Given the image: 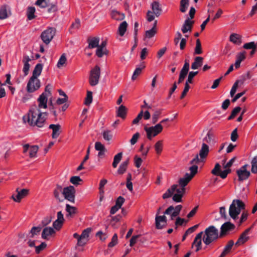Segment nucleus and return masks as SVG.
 I'll list each match as a JSON object with an SVG mask.
<instances>
[{
    "label": "nucleus",
    "mask_w": 257,
    "mask_h": 257,
    "mask_svg": "<svg viewBox=\"0 0 257 257\" xmlns=\"http://www.w3.org/2000/svg\"><path fill=\"white\" fill-rule=\"evenodd\" d=\"M40 108L34 106L30 108L27 115L23 116L24 122L27 121L31 126H37L42 127L46 123L48 115L47 112H42Z\"/></svg>",
    "instance_id": "f257e3e1"
},
{
    "label": "nucleus",
    "mask_w": 257,
    "mask_h": 257,
    "mask_svg": "<svg viewBox=\"0 0 257 257\" xmlns=\"http://www.w3.org/2000/svg\"><path fill=\"white\" fill-rule=\"evenodd\" d=\"M43 65L41 63L37 64L33 71L32 76L30 78L27 85V91L33 93L37 90L41 86V82L38 78L42 72Z\"/></svg>",
    "instance_id": "f03ea898"
},
{
    "label": "nucleus",
    "mask_w": 257,
    "mask_h": 257,
    "mask_svg": "<svg viewBox=\"0 0 257 257\" xmlns=\"http://www.w3.org/2000/svg\"><path fill=\"white\" fill-rule=\"evenodd\" d=\"M203 232L202 241L206 245H210L220 237L218 230L213 225L208 226Z\"/></svg>",
    "instance_id": "7ed1b4c3"
},
{
    "label": "nucleus",
    "mask_w": 257,
    "mask_h": 257,
    "mask_svg": "<svg viewBox=\"0 0 257 257\" xmlns=\"http://www.w3.org/2000/svg\"><path fill=\"white\" fill-rule=\"evenodd\" d=\"M245 208L244 203L240 200L234 199L230 205L229 214L233 219H236L241 210Z\"/></svg>",
    "instance_id": "20e7f679"
},
{
    "label": "nucleus",
    "mask_w": 257,
    "mask_h": 257,
    "mask_svg": "<svg viewBox=\"0 0 257 257\" xmlns=\"http://www.w3.org/2000/svg\"><path fill=\"white\" fill-rule=\"evenodd\" d=\"M52 86L50 84L46 85L45 88V91L42 93L38 98L39 108H47L48 107L47 102L48 97L51 95V89Z\"/></svg>",
    "instance_id": "39448f33"
},
{
    "label": "nucleus",
    "mask_w": 257,
    "mask_h": 257,
    "mask_svg": "<svg viewBox=\"0 0 257 257\" xmlns=\"http://www.w3.org/2000/svg\"><path fill=\"white\" fill-rule=\"evenodd\" d=\"M209 152V148L208 145L205 143H202L199 154L196 155L195 157L190 161V164H198L199 162H203L207 157Z\"/></svg>",
    "instance_id": "423d86ee"
},
{
    "label": "nucleus",
    "mask_w": 257,
    "mask_h": 257,
    "mask_svg": "<svg viewBox=\"0 0 257 257\" xmlns=\"http://www.w3.org/2000/svg\"><path fill=\"white\" fill-rule=\"evenodd\" d=\"M163 129V127L160 123H158L155 126L144 127V130L147 133V137L149 140H152L153 137L161 133Z\"/></svg>",
    "instance_id": "0eeeda50"
},
{
    "label": "nucleus",
    "mask_w": 257,
    "mask_h": 257,
    "mask_svg": "<svg viewBox=\"0 0 257 257\" xmlns=\"http://www.w3.org/2000/svg\"><path fill=\"white\" fill-rule=\"evenodd\" d=\"M100 76V69L96 65L90 71L89 82L91 86H94L98 83Z\"/></svg>",
    "instance_id": "6e6552de"
},
{
    "label": "nucleus",
    "mask_w": 257,
    "mask_h": 257,
    "mask_svg": "<svg viewBox=\"0 0 257 257\" xmlns=\"http://www.w3.org/2000/svg\"><path fill=\"white\" fill-rule=\"evenodd\" d=\"M56 33V29L54 28H49L47 30L43 31L41 35V38L46 44H48L53 39Z\"/></svg>",
    "instance_id": "1a4fd4ad"
},
{
    "label": "nucleus",
    "mask_w": 257,
    "mask_h": 257,
    "mask_svg": "<svg viewBox=\"0 0 257 257\" xmlns=\"http://www.w3.org/2000/svg\"><path fill=\"white\" fill-rule=\"evenodd\" d=\"M75 189L73 186H69L63 188L62 195L64 199L74 203L75 197Z\"/></svg>",
    "instance_id": "9d476101"
},
{
    "label": "nucleus",
    "mask_w": 257,
    "mask_h": 257,
    "mask_svg": "<svg viewBox=\"0 0 257 257\" xmlns=\"http://www.w3.org/2000/svg\"><path fill=\"white\" fill-rule=\"evenodd\" d=\"M247 164H245L242 166L239 169L236 171V173L238 177V181H243L248 179L250 173V172L247 171Z\"/></svg>",
    "instance_id": "9b49d317"
},
{
    "label": "nucleus",
    "mask_w": 257,
    "mask_h": 257,
    "mask_svg": "<svg viewBox=\"0 0 257 257\" xmlns=\"http://www.w3.org/2000/svg\"><path fill=\"white\" fill-rule=\"evenodd\" d=\"M235 226L229 221L224 223L220 227L219 236L220 237L226 235L229 231L234 229Z\"/></svg>",
    "instance_id": "f8f14e48"
},
{
    "label": "nucleus",
    "mask_w": 257,
    "mask_h": 257,
    "mask_svg": "<svg viewBox=\"0 0 257 257\" xmlns=\"http://www.w3.org/2000/svg\"><path fill=\"white\" fill-rule=\"evenodd\" d=\"M186 192V188H182L180 186L176 187L175 191L176 192L174 193L172 199L173 200L177 203L181 202L182 201V197Z\"/></svg>",
    "instance_id": "ddd939ff"
},
{
    "label": "nucleus",
    "mask_w": 257,
    "mask_h": 257,
    "mask_svg": "<svg viewBox=\"0 0 257 257\" xmlns=\"http://www.w3.org/2000/svg\"><path fill=\"white\" fill-rule=\"evenodd\" d=\"M167 217L164 215L162 216L156 214L155 217V225L158 229H161L165 227L167 224Z\"/></svg>",
    "instance_id": "4468645a"
},
{
    "label": "nucleus",
    "mask_w": 257,
    "mask_h": 257,
    "mask_svg": "<svg viewBox=\"0 0 257 257\" xmlns=\"http://www.w3.org/2000/svg\"><path fill=\"white\" fill-rule=\"evenodd\" d=\"M91 231V228H87L82 231L80 235V239H80V240H79V242H77V243L78 246H83L86 243L88 240V237Z\"/></svg>",
    "instance_id": "2eb2a0df"
},
{
    "label": "nucleus",
    "mask_w": 257,
    "mask_h": 257,
    "mask_svg": "<svg viewBox=\"0 0 257 257\" xmlns=\"http://www.w3.org/2000/svg\"><path fill=\"white\" fill-rule=\"evenodd\" d=\"M203 234V232L201 231L199 233H198L195 236L194 240L192 243V247H193V245H195L196 246V252L200 250L202 248V236Z\"/></svg>",
    "instance_id": "dca6fc26"
},
{
    "label": "nucleus",
    "mask_w": 257,
    "mask_h": 257,
    "mask_svg": "<svg viewBox=\"0 0 257 257\" xmlns=\"http://www.w3.org/2000/svg\"><path fill=\"white\" fill-rule=\"evenodd\" d=\"M202 142V143H205L207 145H214L217 141L213 132L209 130L206 136L203 139Z\"/></svg>",
    "instance_id": "f3484780"
},
{
    "label": "nucleus",
    "mask_w": 257,
    "mask_h": 257,
    "mask_svg": "<svg viewBox=\"0 0 257 257\" xmlns=\"http://www.w3.org/2000/svg\"><path fill=\"white\" fill-rule=\"evenodd\" d=\"M17 194H14L12 196L14 200L17 202H20L21 199L26 196L29 192V190L26 189H23L19 191L18 189H17Z\"/></svg>",
    "instance_id": "a211bd4d"
},
{
    "label": "nucleus",
    "mask_w": 257,
    "mask_h": 257,
    "mask_svg": "<svg viewBox=\"0 0 257 257\" xmlns=\"http://www.w3.org/2000/svg\"><path fill=\"white\" fill-rule=\"evenodd\" d=\"M194 23V22L191 21L189 18L186 19L181 28V31L183 33L186 34L188 32L190 33L192 31Z\"/></svg>",
    "instance_id": "6ab92c4d"
},
{
    "label": "nucleus",
    "mask_w": 257,
    "mask_h": 257,
    "mask_svg": "<svg viewBox=\"0 0 257 257\" xmlns=\"http://www.w3.org/2000/svg\"><path fill=\"white\" fill-rule=\"evenodd\" d=\"M32 59L26 55H24L23 57V60L22 62L24 64V67L23 68V71L24 73L25 76H26L28 75L30 68V65L29 64V62L31 61Z\"/></svg>",
    "instance_id": "aec40b11"
},
{
    "label": "nucleus",
    "mask_w": 257,
    "mask_h": 257,
    "mask_svg": "<svg viewBox=\"0 0 257 257\" xmlns=\"http://www.w3.org/2000/svg\"><path fill=\"white\" fill-rule=\"evenodd\" d=\"M56 233L55 229L51 227H45L42 232V238L48 240L49 237L53 236Z\"/></svg>",
    "instance_id": "412c9836"
},
{
    "label": "nucleus",
    "mask_w": 257,
    "mask_h": 257,
    "mask_svg": "<svg viewBox=\"0 0 257 257\" xmlns=\"http://www.w3.org/2000/svg\"><path fill=\"white\" fill-rule=\"evenodd\" d=\"M251 228L246 229L239 236L237 241L235 242V244L236 246H238L240 244H242L245 243L249 238L247 236L249 232L250 231Z\"/></svg>",
    "instance_id": "4be33fe9"
},
{
    "label": "nucleus",
    "mask_w": 257,
    "mask_h": 257,
    "mask_svg": "<svg viewBox=\"0 0 257 257\" xmlns=\"http://www.w3.org/2000/svg\"><path fill=\"white\" fill-rule=\"evenodd\" d=\"M63 190V189L61 185L57 184L53 191V195L54 197L60 202H63L64 200V199L61 196V194H62Z\"/></svg>",
    "instance_id": "5701e85b"
},
{
    "label": "nucleus",
    "mask_w": 257,
    "mask_h": 257,
    "mask_svg": "<svg viewBox=\"0 0 257 257\" xmlns=\"http://www.w3.org/2000/svg\"><path fill=\"white\" fill-rule=\"evenodd\" d=\"M61 126L59 124H51L49 125V128L52 130V137L53 139L57 138L61 133L60 129Z\"/></svg>",
    "instance_id": "b1692460"
},
{
    "label": "nucleus",
    "mask_w": 257,
    "mask_h": 257,
    "mask_svg": "<svg viewBox=\"0 0 257 257\" xmlns=\"http://www.w3.org/2000/svg\"><path fill=\"white\" fill-rule=\"evenodd\" d=\"M192 178L189 176V173H186L184 177L180 178L178 181V187L180 186L183 188H186L185 187L187 185L188 183L191 181Z\"/></svg>",
    "instance_id": "393cba45"
},
{
    "label": "nucleus",
    "mask_w": 257,
    "mask_h": 257,
    "mask_svg": "<svg viewBox=\"0 0 257 257\" xmlns=\"http://www.w3.org/2000/svg\"><path fill=\"white\" fill-rule=\"evenodd\" d=\"M99 38L98 37H89L87 39L88 43V48L89 49H93L98 46L99 43Z\"/></svg>",
    "instance_id": "a878e982"
},
{
    "label": "nucleus",
    "mask_w": 257,
    "mask_h": 257,
    "mask_svg": "<svg viewBox=\"0 0 257 257\" xmlns=\"http://www.w3.org/2000/svg\"><path fill=\"white\" fill-rule=\"evenodd\" d=\"M182 206L181 205H178L175 207L173 206H170L164 212V214L169 215L173 211L175 212L178 215L182 209Z\"/></svg>",
    "instance_id": "bb28decb"
},
{
    "label": "nucleus",
    "mask_w": 257,
    "mask_h": 257,
    "mask_svg": "<svg viewBox=\"0 0 257 257\" xmlns=\"http://www.w3.org/2000/svg\"><path fill=\"white\" fill-rule=\"evenodd\" d=\"M234 244V241L232 240H230L228 242L227 244L225 246L223 251L219 257H225L226 255L228 254L231 251Z\"/></svg>",
    "instance_id": "cd10ccee"
},
{
    "label": "nucleus",
    "mask_w": 257,
    "mask_h": 257,
    "mask_svg": "<svg viewBox=\"0 0 257 257\" xmlns=\"http://www.w3.org/2000/svg\"><path fill=\"white\" fill-rule=\"evenodd\" d=\"M151 6L154 14L157 17H159L162 13V10L160 6L159 2L156 1L154 2L153 3H152Z\"/></svg>",
    "instance_id": "c85d7f7f"
},
{
    "label": "nucleus",
    "mask_w": 257,
    "mask_h": 257,
    "mask_svg": "<svg viewBox=\"0 0 257 257\" xmlns=\"http://www.w3.org/2000/svg\"><path fill=\"white\" fill-rule=\"evenodd\" d=\"M110 15L111 18L116 21H122L125 18L124 14L120 13L116 10H112Z\"/></svg>",
    "instance_id": "c756f323"
},
{
    "label": "nucleus",
    "mask_w": 257,
    "mask_h": 257,
    "mask_svg": "<svg viewBox=\"0 0 257 257\" xmlns=\"http://www.w3.org/2000/svg\"><path fill=\"white\" fill-rule=\"evenodd\" d=\"M178 185L177 184L173 185L171 188L167 189L166 192L163 194L162 196V198L164 199H166L169 198L171 197H173L174 195V193L176 189V187H178Z\"/></svg>",
    "instance_id": "7c9ffc66"
},
{
    "label": "nucleus",
    "mask_w": 257,
    "mask_h": 257,
    "mask_svg": "<svg viewBox=\"0 0 257 257\" xmlns=\"http://www.w3.org/2000/svg\"><path fill=\"white\" fill-rule=\"evenodd\" d=\"M245 51L238 53L236 55V60L235 62L234 65L236 69L238 68L240 66L241 62L243 61L245 58Z\"/></svg>",
    "instance_id": "2f4dec72"
},
{
    "label": "nucleus",
    "mask_w": 257,
    "mask_h": 257,
    "mask_svg": "<svg viewBox=\"0 0 257 257\" xmlns=\"http://www.w3.org/2000/svg\"><path fill=\"white\" fill-rule=\"evenodd\" d=\"M203 58L201 57H196L194 61L191 64V69L195 70L200 67L203 64Z\"/></svg>",
    "instance_id": "473e14b6"
},
{
    "label": "nucleus",
    "mask_w": 257,
    "mask_h": 257,
    "mask_svg": "<svg viewBox=\"0 0 257 257\" xmlns=\"http://www.w3.org/2000/svg\"><path fill=\"white\" fill-rule=\"evenodd\" d=\"M128 24L126 21H123L121 22L118 27V34L121 36L122 37L124 36L127 28Z\"/></svg>",
    "instance_id": "72a5a7b5"
},
{
    "label": "nucleus",
    "mask_w": 257,
    "mask_h": 257,
    "mask_svg": "<svg viewBox=\"0 0 257 257\" xmlns=\"http://www.w3.org/2000/svg\"><path fill=\"white\" fill-rule=\"evenodd\" d=\"M145 68V65L144 64V62H142L139 67H137L135 70L134 72L133 76L132 77V79L133 80H135L137 79V78L141 74L142 71L143 69Z\"/></svg>",
    "instance_id": "f704fd0d"
},
{
    "label": "nucleus",
    "mask_w": 257,
    "mask_h": 257,
    "mask_svg": "<svg viewBox=\"0 0 257 257\" xmlns=\"http://www.w3.org/2000/svg\"><path fill=\"white\" fill-rule=\"evenodd\" d=\"M126 112H127L126 107L123 105H121L118 108V109L116 111L117 116L121 117L122 119H124L126 116Z\"/></svg>",
    "instance_id": "c9c22d12"
},
{
    "label": "nucleus",
    "mask_w": 257,
    "mask_h": 257,
    "mask_svg": "<svg viewBox=\"0 0 257 257\" xmlns=\"http://www.w3.org/2000/svg\"><path fill=\"white\" fill-rule=\"evenodd\" d=\"M130 159L127 158L126 160L123 161L119 166L117 172L119 174H123L126 171L128 164L129 163Z\"/></svg>",
    "instance_id": "e433bc0d"
},
{
    "label": "nucleus",
    "mask_w": 257,
    "mask_h": 257,
    "mask_svg": "<svg viewBox=\"0 0 257 257\" xmlns=\"http://www.w3.org/2000/svg\"><path fill=\"white\" fill-rule=\"evenodd\" d=\"M229 40L234 44L240 45L241 43V37L237 34L233 33L230 35Z\"/></svg>",
    "instance_id": "4c0bfd02"
},
{
    "label": "nucleus",
    "mask_w": 257,
    "mask_h": 257,
    "mask_svg": "<svg viewBox=\"0 0 257 257\" xmlns=\"http://www.w3.org/2000/svg\"><path fill=\"white\" fill-rule=\"evenodd\" d=\"M42 229L41 226H34L33 227L31 230L30 231L29 236L31 238H33L35 235H37L41 231Z\"/></svg>",
    "instance_id": "58836bf2"
},
{
    "label": "nucleus",
    "mask_w": 257,
    "mask_h": 257,
    "mask_svg": "<svg viewBox=\"0 0 257 257\" xmlns=\"http://www.w3.org/2000/svg\"><path fill=\"white\" fill-rule=\"evenodd\" d=\"M66 210L68 212L67 215L68 217L71 216L76 213V208L68 204L66 205Z\"/></svg>",
    "instance_id": "ea45409f"
},
{
    "label": "nucleus",
    "mask_w": 257,
    "mask_h": 257,
    "mask_svg": "<svg viewBox=\"0 0 257 257\" xmlns=\"http://www.w3.org/2000/svg\"><path fill=\"white\" fill-rule=\"evenodd\" d=\"M202 53V46L200 40L197 39L196 42V46L194 49V55H200Z\"/></svg>",
    "instance_id": "a19ab883"
},
{
    "label": "nucleus",
    "mask_w": 257,
    "mask_h": 257,
    "mask_svg": "<svg viewBox=\"0 0 257 257\" xmlns=\"http://www.w3.org/2000/svg\"><path fill=\"white\" fill-rule=\"evenodd\" d=\"M122 157V153L120 152L117 154L114 157L113 159V162L112 163V166L113 168H116L118 164L121 161Z\"/></svg>",
    "instance_id": "79ce46f5"
},
{
    "label": "nucleus",
    "mask_w": 257,
    "mask_h": 257,
    "mask_svg": "<svg viewBox=\"0 0 257 257\" xmlns=\"http://www.w3.org/2000/svg\"><path fill=\"white\" fill-rule=\"evenodd\" d=\"M189 6V0H181L180 11L182 13L186 12Z\"/></svg>",
    "instance_id": "37998d69"
},
{
    "label": "nucleus",
    "mask_w": 257,
    "mask_h": 257,
    "mask_svg": "<svg viewBox=\"0 0 257 257\" xmlns=\"http://www.w3.org/2000/svg\"><path fill=\"white\" fill-rule=\"evenodd\" d=\"M35 8L33 7H30L27 10V17L29 20H31L35 18Z\"/></svg>",
    "instance_id": "c03bdc74"
},
{
    "label": "nucleus",
    "mask_w": 257,
    "mask_h": 257,
    "mask_svg": "<svg viewBox=\"0 0 257 257\" xmlns=\"http://www.w3.org/2000/svg\"><path fill=\"white\" fill-rule=\"evenodd\" d=\"M96 55L99 58L102 57L104 55H107V50L106 49H103L99 47H96Z\"/></svg>",
    "instance_id": "a18cd8bd"
},
{
    "label": "nucleus",
    "mask_w": 257,
    "mask_h": 257,
    "mask_svg": "<svg viewBox=\"0 0 257 257\" xmlns=\"http://www.w3.org/2000/svg\"><path fill=\"white\" fill-rule=\"evenodd\" d=\"M162 113V109L156 110L152 115V123L155 124L158 120V119Z\"/></svg>",
    "instance_id": "49530a36"
},
{
    "label": "nucleus",
    "mask_w": 257,
    "mask_h": 257,
    "mask_svg": "<svg viewBox=\"0 0 257 257\" xmlns=\"http://www.w3.org/2000/svg\"><path fill=\"white\" fill-rule=\"evenodd\" d=\"M8 12L6 6H3L0 9V19L4 20L7 18Z\"/></svg>",
    "instance_id": "de8ad7c7"
},
{
    "label": "nucleus",
    "mask_w": 257,
    "mask_h": 257,
    "mask_svg": "<svg viewBox=\"0 0 257 257\" xmlns=\"http://www.w3.org/2000/svg\"><path fill=\"white\" fill-rule=\"evenodd\" d=\"M102 136L105 141H109L112 138V134L110 130H106L103 132Z\"/></svg>",
    "instance_id": "09e8293b"
},
{
    "label": "nucleus",
    "mask_w": 257,
    "mask_h": 257,
    "mask_svg": "<svg viewBox=\"0 0 257 257\" xmlns=\"http://www.w3.org/2000/svg\"><path fill=\"white\" fill-rule=\"evenodd\" d=\"M198 73V71H190L188 76V78L186 82L188 84H192L193 83V78Z\"/></svg>",
    "instance_id": "8fccbe9b"
},
{
    "label": "nucleus",
    "mask_w": 257,
    "mask_h": 257,
    "mask_svg": "<svg viewBox=\"0 0 257 257\" xmlns=\"http://www.w3.org/2000/svg\"><path fill=\"white\" fill-rule=\"evenodd\" d=\"M196 164H192L193 165L191 167H190L189 169V170L191 172V174H189V176L192 179L195 176V175L197 173L198 166Z\"/></svg>",
    "instance_id": "3c124183"
},
{
    "label": "nucleus",
    "mask_w": 257,
    "mask_h": 257,
    "mask_svg": "<svg viewBox=\"0 0 257 257\" xmlns=\"http://www.w3.org/2000/svg\"><path fill=\"white\" fill-rule=\"evenodd\" d=\"M92 101V92L90 91H88L87 92V95L85 99V104L86 105H89Z\"/></svg>",
    "instance_id": "603ef678"
},
{
    "label": "nucleus",
    "mask_w": 257,
    "mask_h": 257,
    "mask_svg": "<svg viewBox=\"0 0 257 257\" xmlns=\"http://www.w3.org/2000/svg\"><path fill=\"white\" fill-rule=\"evenodd\" d=\"M66 57L65 54H63L59 58L57 66L58 68H61L65 64L66 62Z\"/></svg>",
    "instance_id": "864d4df0"
},
{
    "label": "nucleus",
    "mask_w": 257,
    "mask_h": 257,
    "mask_svg": "<svg viewBox=\"0 0 257 257\" xmlns=\"http://www.w3.org/2000/svg\"><path fill=\"white\" fill-rule=\"evenodd\" d=\"M38 146H32L30 147V151L29 153V156L31 158H34L36 156V154L38 151Z\"/></svg>",
    "instance_id": "5fc2aeb1"
},
{
    "label": "nucleus",
    "mask_w": 257,
    "mask_h": 257,
    "mask_svg": "<svg viewBox=\"0 0 257 257\" xmlns=\"http://www.w3.org/2000/svg\"><path fill=\"white\" fill-rule=\"evenodd\" d=\"M155 151L157 154H160L163 149V142L162 141H158L155 145Z\"/></svg>",
    "instance_id": "6e6d98bb"
},
{
    "label": "nucleus",
    "mask_w": 257,
    "mask_h": 257,
    "mask_svg": "<svg viewBox=\"0 0 257 257\" xmlns=\"http://www.w3.org/2000/svg\"><path fill=\"white\" fill-rule=\"evenodd\" d=\"M251 172L254 174L257 173V156L251 161Z\"/></svg>",
    "instance_id": "4d7b16f0"
},
{
    "label": "nucleus",
    "mask_w": 257,
    "mask_h": 257,
    "mask_svg": "<svg viewBox=\"0 0 257 257\" xmlns=\"http://www.w3.org/2000/svg\"><path fill=\"white\" fill-rule=\"evenodd\" d=\"M47 246V244L43 242H42L40 245L35 246V251L36 253L39 254L40 252L44 250Z\"/></svg>",
    "instance_id": "13d9d810"
},
{
    "label": "nucleus",
    "mask_w": 257,
    "mask_h": 257,
    "mask_svg": "<svg viewBox=\"0 0 257 257\" xmlns=\"http://www.w3.org/2000/svg\"><path fill=\"white\" fill-rule=\"evenodd\" d=\"M117 243V235L115 233L111 239V241L109 243L108 246L109 247H112Z\"/></svg>",
    "instance_id": "bf43d9fd"
},
{
    "label": "nucleus",
    "mask_w": 257,
    "mask_h": 257,
    "mask_svg": "<svg viewBox=\"0 0 257 257\" xmlns=\"http://www.w3.org/2000/svg\"><path fill=\"white\" fill-rule=\"evenodd\" d=\"M243 48L245 49H255L256 46L254 42H251L244 44Z\"/></svg>",
    "instance_id": "052dcab7"
},
{
    "label": "nucleus",
    "mask_w": 257,
    "mask_h": 257,
    "mask_svg": "<svg viewBox=\"0 0 257 257\" xmlns=\"http://www.w3.org/2000/svg\"><path fill=\"white\" fill-rule=\"evenodd\" d=\"M63 224V223L56 219L55 221H54L53 223V228L56 230H59L62 227Z\"/></svg>",
    "instance_id": "680f3d73"
},
{
    "label": "nucleus",
    "mask_w": 257,
    "mask_h": 257,
    "mask_svg": "<svg viewBox=\"0 0 257 257\" xmlns=\"http://www.w3.org/2000/svg\"><path fill=\"white\" fill-rule=\"evenodd\" d=\"M52 217L46 216L41 221L42 227L43 226H46L49 224L52 221Z\"/></svg>",
    "instance_id": "e2e57ef3"
},
{
    "label": "nucleus",
    "mask_w": 257,
    "mask_h": 257,
    "mask_svg": "<svg viewBox=\"0 0 257 257\" xmlns=\"http://www.w3.org/2000/svg\"><path fill=\"white\" fill-rule=\"evenodd\" d=\"M70 182L75 185L79 184V182L82 181V179L79 176H72L70 180Z\"/></svg>",
    "instance_id": "0e129e2a"
},
{
    "label": "nucleus",
    "mask_w": 257,
    "mask_h": 257,
    "mask_svg": "<svg viewBox=\"0 0 257 257\" xmlns=\"http://www.w3.org/2000/svg\"><path fill=\"white\" fill-rule=\"evenodd\" d=\"M156 33V30H154V29H151V30H148L146 32L145 36L146 37L150 39L154 37Z\"/></svg>",
    "instance_id": "69168bd1"
},
{
    "label": "nucleus",
    "mask_w": 257,
    "mask_h": 257,
    "mask_svg": "<svg viewBox=\"0 0 257 257\" xmlns=\"http://www.w3.org/2000/svg\"><path fill=\"white\" fill-rule=\"evenodd\" d=\"M190 87L189 86V84L185 82V87L184 88V90L181 94V95L180 96L181 99H183L187 94V92H188Z\"/></svg>",
    "instance_id": "338daca9"
},
{
    "label": "nucleus",
    "mask_w": 257,
    "mask_h": 257,
    "mask_svg": "<svg viewBox=\"0 0 257 257\" xmlns=\"http://www.w3.org/2000/svg\"><path fill=\"white\" fill-rule=\"evenodd\" d=\"M140 137V134L139 133H136L135 134L132 139L130 140V143L132 145H135L138 141V139Z\"/></svg>",
    "instance_id": "774afa93"
}]
</instances>
